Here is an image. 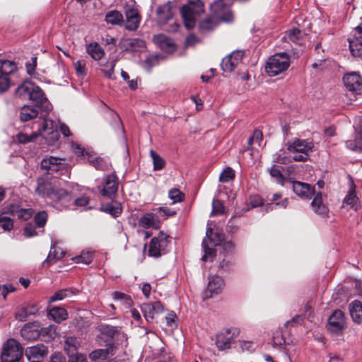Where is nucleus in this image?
<instances>
[{"label": "nucleus", "instance_id": "1", "mask_svg": "<svg viewBox=\"0 0 362 362\" xmlns=\"http://www.w3.org/2000/svg\"><path fill=\"white\" fill-rule=\"evenodd\" d=\"M288 152L299 153L300 155L287 156L286 151L281 149L276 154V161L281 164H287L293 160L306 161L308 159V153L313 151L314 144L312 141L305 139H295L292 142L286 144Z\"/></svg>", "mask_w": 362, "mask_h": 362}, {"label": "nucleus", "instance_id": "2", "mask_svg": "<svg viewBox=\"0 0 362 362\" xmlns=\"http://www.w3.org/2000/svg\"><path fill=\"white\" fill-rule=\"evenodd\" d=\"M35 191L39 196L55 203L67 204L71 200V194L66 189L57 186L55 182L46 181L43 177L37 178Z\"/></svg>", "mask_w": 362, "mask_h": 362}, {"label": "nucleus", "instance_id": "3", "mask_svg": "<svg viewBox=\"0 0 362 362\" xmlns=\"http://www.w3.org/2000/svg\"><path fill=\"white\" fill-rule=\"evenodd\" d=\"M39 131V134L35 132L30 135L20 132L16 135V140L20 144H27L33 141L39 134H42L49 142L55 141L59 138L58 131L54 128V122L51 119H43Z\"/></svg>", "mask_w": 362, "mask_h": 362}, {"label": "nucleus", "instance_id": "4", "mask_svg": "<svg viewBox=\"0 0 362 362\" xmlns=\"http://www.w3.org/2000/svg\"><path fill=\"white\" fill-rule=\"evenodd\" d=\"M204 12V3L201 0H188L180 11L185 26L190 30L195 26L197 18Z\"/></svg>", "mask_w": 362, "mask_h": 362}, {"label": "nucleus", "instance_id": "5", "mask_svg": "<svg viewBox=\"0 0 362 362\" xmlns=\"http://www.w3.org/2000/svg\"><path fill=\"white\" fill-rule=\"evenodd\" d=\"M289 66L288 54L286 52L277 53L269 59L265 66V71L269 76H276L286 71Z\"/></svg>", "mask_w": 362, "mask_h": 362}, {"label": "nucleus", "instance_id": "6", "mask_svg": "<svg viewBox=\"0 0 362 362\" xmlns=\"http://www.w3.org/2000/svg\"><path fill=\"white\" fill-rule=\"evenodd\" d=\"M18 71V65L13 61L0 59V94L6 92L13 84L11 76Z\"/></svg>", "mask_w": 362, "mask_h": 362}, {"label": "nucleus", "instance_id": "7", "mask_svg": "<svg viewBox=\"0 0 362 362\" xmlns=\"http://www.w3.org/2000/svg\"><path fill=\"white\" fill-rule=\"evenodd\" d=\"M100 330V334L98 339H104L106 346H109L110 342L116 347L119 344H122L127 340V334L122 331L121 327L102 325Z\"/></svg>", "mask_w": 362, "mask_h": 362}, {"label": "nucleus", "instance_id": "8", "mask_svg": "<svg viewBox=\"0 0 362 362\" xmlns=\"http://www.w3.org/2000/svg\"><path fill=\"white\" fill-rule=\"evenodd\" d=\"M232 0H216L211 4V10L218 21L225 23L231 22L233 15L230 11Z\"/></svg>", "mask_w": 362, "mask_h": 362}, {"label": "nucleus", "instance_id": "9", "mask_svg": "<svg viewBox=\"0 0 362 362\" xmlns=\"http://www.w3.org/2000/svg\"><path fill=\"white\" fill-rule=\"evenodd\" d=\"M23 356V349L14 339H9L4 344L1 354L2 362H18Z\"/></svg>", "mask_w": 362, "mask_h": 362}, {"label": "nucleus", "instance_id": "10", "mask_svg": "<svg viewBox=\"0 0 362 362\" xmlns=\"http://www.w3.org/2000/svg\"><path fill=\"white\" fill-rule=\"evenodd\" d=\"M239 334L240 330L236 327L227 328L218 333L215 341L217 349L220 351L230 349Z\"/></svg>", "mask_w": 362, "mask_h": 362}, {"label": "nucleus", "instance_id": "11", "mask_svg": "<svg viewBox=\"0 0 362 362\" xmlns=\"http://www.w3.org/2000/svg\"><path fill=\"white\" fill-rule=\"evenodd\" d=\"M168 235L160 232L157 237L153 238L149 243L148 255L158 257L166 252L169 245Z\"/></svg>", "mask_w": 362, "mask_h": 362}, {"label": "nucleus", "instance_id": "12", "mask_svg": "<svg viewBox=\"0 0 362 362\" xmlns=\"http://www.w3.org/2000/svg\"><path fill=\"white\" fill-rule=\"evenodd\" d=\"M118 177L115 173L105 176L103 179V185L99 187L102 196L113 199L118 189Z\"/></svg>", "mask_w": 362, "mask_h": 362}, {"label": "nucleus", "instance_id": "13", "mask_svg": "<svg viewBox=\"0 0 362 362\" xmlns=\"http://www.w3.org/2000/svg\"><path fill=\"white\" fill-rule=\"evenodd\" d=\"M346 327L344 313L340 310H336L328 320L327 329L337 334H341Z\"/></svg>", "mask_w": 362, "mask_h": 362}, {"label": "nucleus", "instance_id": "14", "mask_svg": "<svg viewBox=\"0 0 362 362\" xmlns=\"http://www.w3.org/2000/svg\"><path fill=\"white\" fill-rule=\"evenodd\" d=\"M28 98L34 103L35 107L45 112H49L52 108V105L46 98L43 90L37 86H33Z\"/></svg>", "mask_w": 362, "mask_h": 362}, {"label": "nucleus", "instance_id": "15", "mask_svg": "<svg viewBox=\"0 0 362 362\" xmlns=\"http://www.w3.org/2000/svg\"><path fill=\"white\" fill-rule=\"evenodd\" d=\"M213 230L210 228H207L206 233V238L203 240L202 246L204 248V255L202 257V260L205 262L208 257H214L215 256V250L209 247L207 244L210 241L211 244L214 246L218 245L221 241V237L218 234H215V238H212Z\"/></svg>", "mask_w": 362, "mask_h": 362}, {"label": "nucleus", "instance_id": "16", "mask_svg": "<svg viewBox=\"0 0 362 362\" xmlns=\"http://www.w3.org/2000/svg\"><path fill=\"white\" fill-rule=\"evenodd\" d=\"M244 51L235 50L222 59L221 66L223 71L231 72L242 62Z\"/></svg>", "mask_w": 362, "mask_h": 362}, {"label": "nucleus", "instance_id": "17", "mask_svg": "<svg viewBox=\"0 0 362 362\" xmlns=\"http://www.w3.org/2000/svg\"><path fill=\"white\" fill-rule=\"evenodd\" d=\"M223 286L224 281L222 277L219 276L210 277L207 287L203 293V298L206 300L218 295L221 292Z\"/></svg>", "mask_w": 362, "mask_h": 362}, {"label": "nucleus", "instance_id": "18", "mask_svg": "<svg viewBox=\"0 0 362 362\" xmlns=\"http://www.w3.org/2000/svg\"><path fill=\"white\" fill-rule=\"evenodd\" d=\"M343 81L346 88L351 92L360 95L362 93V78L356 73L345 74Z\"/></svg>", "mask_w": 362, "mask_h": 362}, {"label": "nucleus", "instance_id": "19", "mask_svg": "<svg viewBox=\"0 0 362 362\" xmlns=\"http://www.w3.org/2000/svg\"><path fill=\"white\" fill-rule=\"evenodd\" d=\"M25 356L30 362H40L47 355V349L44 344H37L25 349Z\"/></svg>", "mask_w": 362, "mask_h": 362}, {"label": "nucleus", "instance_id": "20", "mask_svg": "<svg viewBox=\"0 0 362 362\" xmlns=\"http://www.w3.org/2000/svg\"><path fill=\"white\" fill-rule=\"evenodd\" d=\"M8 213L21 221H28L31 218L33 210L31 208L23 207L21 204L13 203L9 205Z\"/></svg>", "mask_w": 362, "mask_h": 362}, {"label": "nucleus", "instance_id": "21", "mask_svg": "<svg viewBox=\"0 0 362 362\" xmlns=\"http://www.w3.org/2000/svg\"><path fill=\"white\" fill-rule=\"evenodd\" d=\"M141 309L145 319L149 321L154 318L155 315L162 313L164 308L160 301H155L153 303H143L141 305Z\"/></svg>", "mask_w": 362, "mask_h": 362}, {"label": "nucleus", "instance_id": "22", "mask_svg": "<svg viewBox=\"0 0 362 362\" xmlns=\"http://www.w3.org/2000/svg\"><path fill=\"white\" fill-rule=\"evenodd\" d=\"M294 193L303 199H310L315 194V187L309 184L295 181L293 182Z\"/></svg>", "mask_w": 362, "mask_h": 362}, {"label": "nucleus", "instance_id": "23", "mask_svg": "<svg viewBox=\"0 0 362 362\" xmlns=\"http://www.w3.org/2000/svg\"><path fill=\"white\" fill-rule=\"evenodd\" d=\"M219 22L213 16H207L199 22L198 31L202 35H207L216 29Z\"/></svg>", "mask_w": 362, "mask_h": 362}, {"label": "nucleus", "instance_id": "24", "mask_svg": "<svg viewBox=\"0 0 362 362\" xmlns=\"http://www.w3.org/2000/svg\"><path fill=\"white\" fill-rule=\"evenodd\" d=\"M21 337L28 341H34L40 336L39 332V323L34 322L25 325L21 330Z\"/></svg>", "mask_w": 362, "mask_h": 362}, {"label": "nucleus", "instance_id": "25", "mask_svg": "<svg viewBox=\"0 0 362 362\" xmlns=\"http://www.w3.org/2000/svg\"><path fill=\"white\" fill-rule=\"evenodd\" d=\"M311 208L313 211L322 217H327L329 213L328 207L323 203L322 194L321 192H318L311 202Z\"/></svg>", "mask_w": 362, "mask_h": 362}, {"label": "nucleus", "instance_id": "26", "mask_svg": "<svg viewBox=\"0 0 362 362\" xmlns=\"http://www.w3.org/2000/svg\"><path fill=\"white\" fill-rule=\"evenodd\" d=\"M105 349H99L91 351L89 354V358L93 361H97L99 360H105L109 355H113V351L115 349L114 344L110 342L109 346H106Z\"/></svg>", "mask_w": 362, "mask_h": 362}, {"label": "nucleus", "instance_id": "27", "mask_svg": "<svg viewBox=\"0 0 362 362\" xmlns=\"http://www.w3.org/2000/svg\"><path fill=\"white\" fill-rule=\"evenodd\" d=\"M39 110L40 108L35 106L23 105L20 110V120L25 122L36 118L39 114Z\"/></svg>", "mask_w": 362, "mask_h": 362}, {"label": "nucleus", "instance_id": "28", "mask_svg": "<svg viewBox=\"0 0 362 362\" xmlns=\"http://www.w3.org/2000/svg\"><path fill=\"white\" fill-rule=\"evenodd\" d=\"M127 24L126 29L129 30H136L139 24V16L138 11L134 8H129L126 11Z\"/></svg>", "mask_w": 362, "mask_h": 362}, {"label": "nucleus", "instance_id": "29", "mask_svg": "<svg viewBox=\"0 0 362 362\" xmlns=\"http://www.w3.org/2000/svg\"><path fill=\"white\" fill-rule=\"evenodd\" d=\"M48 316L55 322L60 323L68 318L69 314L66 309L59 306H53L48 310Z\"/></svg>", "mask_w": 362, "mask_h": 362}, {"label": "nucleus", "instance_id": "30", "mask_svg": "<svg viewBox=\"0 0 362 362\" xmlns=\"http://www.w3.org/2000/svg\"><path fill=\"white\" fill-rule=\"evenodd\" d=\"M349 313L353 321L360 324L362 322V303L355 300L349 304Z\"/></svg>", "mask_w": 362, "mask_h": 362}, {"label": "nucleus", "instance_id": "31", "mask_svg": "<svg viewBox=\"0 0 362 362\" xmlns=\"http://www.w3.org/2000/svg\"><path fill=\"white\" fill-rule=\"evenodd\" d=\"M171 8V3L170 1L160 5L158 7L156 14L160 23H165L172 18L173 13Z\"/></svg>", "mask_w": 362, "mask_h": 362}, {"label": "nucleus", "instance_id": "32", "mask_svg": "<svg viewBox=\"0 0 362 362\" xmlns=\"http://www.w3.org/2000/svg\"><path fill=\"white\" fill-rule=\"evenodd\" d=\"M305 37V33L298 28H293L286 33L283 39L286 41H291L297 45H302Z\"/></svg>", "mask_w": 362, "mask_h": 362}, {"label": "nucleus", "instance_id": "33", "mask_svg": "<svg viewBox=\"0 0 362 362\" xmlns=\"http://www.w3.org/2000/svg\"><path fill=\"white\" fill-rule=\"evenodd\" d=\"M154 41L161 49L166 52H173L175 50L173 40L164 35L155 37Z\"/></svg>", "mask_w": 362, "mask_h": 362}, {"label": "nucleus", "instance_id": "34", "mask_svg": "<svg viewBox=\"0 0 362 362\" xmlns=\"http://www.w3.org/2000/svg\"><path fill=\"white\" fill-rule=\"evenodd\" d=\"M124 43V49L129 52H142L146 47L145 41L139 38L127 39Z\"/></svg>", "mask_w": 362, "mask_h": 362}, {"label": "nucleus", "instance_id": "35", "mask_svg": "<svg viewBox=\"0 0 362 362\" xmlns=\"http://www.w3.org/2000/svg\"><path fill=\"white\" fill-rule=\"evenodd\" d=\"M87 53L95 61L101 59L105 52L98 42H91L86 45Z\"/></svg>", "mask_w": 362, "mask_h": 362}, {"label": "nucleus", "instance_id": "36", "mask_svg": "<svg viewBox=\"0 0 362 362\" xmlns=\"http://www.w3.org/2000/svg\"><path fill=\"white\" fill-rule=\"evenodd\" d=\"M355 187L356 186L352 183L347 194L344 199L343 204L350 206L351 209L356 211L358 209L359 204L358 198L355 192Z\"/></svg>", "mask_w": 362, "mask_h": 362}, {"label": "nucleus", "instance_id": "37", "mask_svg": "<svg viewBox=\"0 0 362 362\" xmlns=\"http://www.w3.org/2000/svg\"><path fill=\"white\" fill-rule=\"evenodd\" d=\"M139 224L144 228H149L151 227L157 228L158 227L157 218L152 213H148L142 216L139 220Z\"/></svg>", "mask_w": 362, "mask_h": 362}, {"label": "nucleus", "instance_id": "38", "mask_svg": "<svg viewBox=\"0 0 362 362\" xmlns=\"http://www.w3.org/2000/svg\"><path fill=\"white\" fill-rule=\"evenodd\" d=\"M76 293L71 288H63L57 291L48 298V303H52L55 301L62 300L66 298L71 297L75 295Z\"/></svg>", "mask_w": 362, "mask_h": 362}, {"label": "nucleus", "instance_id": "39", "mask_svg": "<svg viewBox=\"0 0 362 362\" xmlns=\"http://www.w3.org/2000/svg\"><path fill=\"white\" fill-rule=\"evenodd\" d=\"M38 312V307L36 305H29L20 310L16 314V317L20 321H25L27 317L34 315Z\"/></svg>", "mask_w": 362, "mask_h": 362}, {"label": "nucleus", "instance_id": "40", "mask_svg": "<svg viewBox=\"0 0 362 362\" xmlns=\"http://www.w3.org/2000/svg\"><path fill=\"white\" fill-rule=\"evenodd\" d=\"M105 21L108 24L120 25L124 21L123 16L119 11L112 10L106 13Z\"/></svg>", "mask_w": 362, "mask_h": 362}, {"label": "nucleus", "instance_id": "41", "mask_svg": "<svg viewBox=\"0 0 362 362\" xmlns=\"http://www.w3.org/2000/svg\"><path fill=\"white\" fill-rule=\"evenodd\" d=\"M105 117L110 120V124L115 128L124 132L122 121L119 115L112 110L107 109L105 112Z\"/></svg>", "mask_w": 362, "mask_h": 362}, {"label": "nucleus", "instance_id": "42", "mask_svg": "<svg viewBox=\"0 0 362 362\" xmlns=\"http://www.w3.org/2000/svg\"><path fill=\"white\" fill-rule=\"evenodd\" d=\"M35 84L30 81H24L15 90V95L21 98H28Z\"/></svg>", "mask_w": 362, "mask_h": 362}, {"label": "nucleus", "instance_id": "43", "mask_svg": "<svg viewBox=\"0 0 362 362\" xmlns=\"http://www.w3.org/2000/svg\"><path fill=\"white\" fill-rule=\"evenodd\" d=\"M346 146L351 150L362 151V129L356 134L355 139L346 141Z\"/></svg>", "mask_w": 362, "mask_h": 362}, {"label": "nucleus", "instance_id": "44", "mask_svg": "<svg viewBox=\"0 0 362 362\" xmlns=\"http://www.w3.org/2000/svg\"><path fill=\"white\" fill-rule=\"evenodd\" d=\"M78 346L79 341L75 337H69L65 340L64 349L69 355L75 354Z\"/></svg>", "mask_w": 362, "mask_h": 362}, {"label": "nucleus", "instance_id": "45", "mask_svg": "<svg viewBox=\"0 0 362 362\" xmlns=\"http://www.w3.org/2000/svg\"><path fill=\"white\" fill-rule=\"evenodd\" d=\"M349 49L354 57H361L362 56V42L358 38L349 40Z\"/></svg>", "mask_w": 362, "mask_h": 362}, {"label": "nucleus", "instance_id": "46", "mask_svg": "<svg viewBox=\"0 0 362 362\" xmlns=\"http://www.w3.org/2000/svg\"><path fill=\"white\" fill-rule=\"evenodd\" d=\"M150 155L153 160L154 170H160L165 168V160L158 153L153 150H151Z\"/></svg>", "mask_w": 362, "mask_h": 362}, {"label": "nucleus", "instance_id": "47", "mask_svg": "<svg viewBox=\"0 0 362 362\" xmlns=\"http://www.w3.org/2000/svg\"><path fill=\"white\" fill-rule=\"evenodd\" d=\"M100 209L101 211L108 213L115 217L118 216L122 213V208L119 204H107L102 205Z\"/></svg>", "mask_w": 362, "mask_h": 362}, {"label": "nucleus", "instance_id": "48", "mask_svg": "<svg viewBox=\"0 0 362 362\" xmlns=\"http://www.w3.org/2000/svg\"><path fill=\"white\" fill-rule=\"evenodd\" d=\"M112 298L115 300L119 301L122 304L127 307H129L132 303V300L129 296L127 294L119 292V291H115L112 293Z\"/></svg>", "mask_w": 362, "mask_h": 362}, {"label": "nucleus", "instance_id": "49", "mask_svg": "<svg viewBox=\"0 0 362 362\" xmlns=\"http://www.w3.org/2000/svg\"><path fill=\"white\" fill-rule=\"evenodd\" d=\"M168 197L172 200V204H176L183 202L185 195L179 189L173 188L169 190Z\"/></svg>", "mask_w": 362, "mask_h": 362}, {"label": "nucleus", "instance_id": "50", "mask_svg": "<svg viewBox=\"0 0 362 362\" xmlns=\"http://www.w3.org/2000/svg\"><path fill=\"white\" fill-rule=\"evenodd\" d=\"M116 62L117 59H112L111 61H108L102 65L103 66L102 71L108 78H113Z\"/></svg>", "mask_w": 362, "mask_h": 362}, {"label": "nucleus", "instance_id": "51", "mask_svg": "<svg viewBox=\"0 0 362 362\" xmlns=\"http://www.w3.org/2000/svg\"><path fill=\"white\" fill-rule=\"evenodd\" d=\"M281 166L274 165L271 168V169L269 170V173H270V175L272 177H274L278 183L281 184V185H284V182L285 177L283 175V174L281 173Z\"/></svg>", "mask_w": 362, "mask_h": 362}, {"label": "nucleus", "instance_id": "52", "mask_svg": "<svg viewBox=\"0 0 362 362\" xmlns=\"http://www.w3.org/2000/svg\"><path fill=\"white\" fill-rule=\"evenodd\" d=\"M93 260V252L90 251H83L78 256L74 257L76 263L90 264Z\"/></svg>", "mask_w": 362, "mask_h": 362}, {"label": "nucleus", "instance_id": "53", "mask_svg": "<svg viewBox=\"0 0 362 362\" xmlns=\"http://www.w3.org/2000/svg\"><path fill=\"white\" fill-rule=\"evenodd\" d=\"M40 336L45 337L47 339H54L57 336L56 327L54 325H49L39 329Z\"/></svg>", "mask_w": 362, "mask_h": 362}, {"label": "nucleus", "instance_id": "54", "mask_svg": "<svg viewBox=\"0 0 362 362\" xmlns=\"http://www.w3.org/2000/svg\"><path fill=\"white\" fill-rule=\"evenodd\" d=\"M13 228V221L11 218L0 216L1 233L10 231Z\"/></svg>", "mask_w": 362, "mask_h": 362}, {"label": "nucleus", "instance_id": "55", "mask_svg": "<svg viewBox=\"0 0 362 362\" xmlns=\"http://www.w3.org/2000/svg\"><path fill=\"white\" fill-rule=\"evenodd\" d=\"M34 221L39 228L44 227L47 221V212L45 211H39L35 215Z\"/></svg>", "mask_w": 362, "mask_h": 362}, {"label": "nucleus", "instance_id": "56", "mask_svg": "<svg viewBox=\"0 0 362 362\" xmlns=\"http://www.w3.org/2000/svg\"><path fill=\"white\" fill-rule=\"evenodd\" d=\"M235 177V172L231 168H227L221 173L219 180L221 182H228Z\"/></svg>", "mask_w": 362, "mask_h": 362}, {"label": "nucleus", "instance_id": "57", "mask_svg": "<svg viewBox=\"0 0 362 362\" xmlns=\"http://www.w3.org/2000/svg\"><path fill=\"white\" fill-rule=\"evenodd\" d=\"M224 206L218 199H214L212 203L211 216L221 215L224 213Z\"/></svg>", "mask_w": 362, "mask_h": 362}, {"label": "nucleus", "instance_id": "58", "mask_svg": "<svg viewBox=\"0 0 362 362\" xmlns=\"http://www.w3.org/2000/svg\"><path fill=\"white\" fill-rule=\"evenodd\" d=\"M285 344V339L281 332H276L273 336L272 346L274 347H280Z\"/></svg>", "mask_w": 362, "mask_h": 362}, {"label": "nucleus", "instance_id": "59", "mask_svg": "<svg viewBox=\"0 0 362 362\" xmlns=\"http://www.w3.org/2000/svg\"><path fill=\"white\" fill-rule=\"evenodd\" d=\"M55 161H52L51 172H58L65 165L64 160L56 157Z\"/></svg>", "mask_w": 362, "mask_h": 362}, {"label": "nucleus", "instance_id": "60", "mask_svg": "<svg viewBox=\"0 0 362 362\" xmlns=\"http://www.w3.org/2000/svg\"><path fill=\"white\" fill-rule=\"evenodd\" d=\"M90 202V197L86 195H82L74 200V204L77 206H86Z\"/></svg>", "mask_w": 362, "mask_h": 362}, {"label": "nucleus", "instance_id": "61", "mask_svg": "<svg viewBox=\"0 0 362 362\" xmlns=\"http://www.w3.org/2000/svg\"><path fill=\"white\" fill-rule=\"evenodd\" d=\"M75 69L78 74L86 75V62L84 60H78L75 63Z\"/></svg>", "mask_w": 362, "mask_h": 362}, {"label": "nucleus", "instance_id": "62", "mask_svg": "<svg viewBox=\"0 0 362 362\" xmlns=\"http://www.w3.org/2000/svg\"><path fill=\"white\" fill-rule=\"evenodd\" d=\"M55 160H57L56 157H52V156L43 158L41 161V168L42 169L47 170L48 171H51L52 161H55Z\"/></svg>", "mask_w": 362, "mask_h": 362}, {"label": "nucleus", "instance_id": "63", "mask_svg": "<svg viewBox=\"0 0 362 362\" xmlns=\"http://www.w3.org/2000/svg\"><path fill=\"white\" fill-rule=\"evenodd\" d=\"M37 66V57L32 58V62H27L25 64L27 72L30 76L35 74Z\"/></svg>", "mask_w": 362, "mask_h": 362}, {"label": "nucleus", "instance_id": "64", "mask_svg": "<svg viewBox=\"0 0 362 362\" xmlns=\"http://www.w3.org/2000/svg\"><path fill=\"white\" fill-rule=\"evenodd\" d=\"M69 362H87L86 358L81 354L76 353L69 356Z\"/></svg>", "mask_w": 362, "mask_h": 362}]
</instances>
